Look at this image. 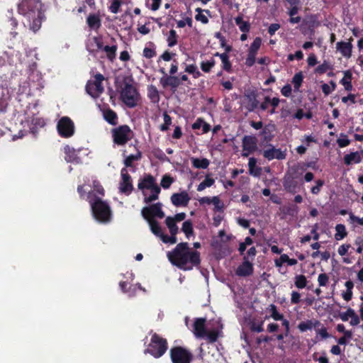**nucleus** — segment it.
<instances>
[{
  "label": "nucleus",
  "instance_id": "1",
  "mask_svg": "<svg viewBox=\"0 0 363 363\" xmlns=\"http://www.w3.org/2000/svg\"><path fill=\"white\" fill-rule=\"evenodd\" d=\"M167 258L171 264L180 269L188 271L201 264L200 252L191 250L187 242H180L170 252Z\"/></svg>",
  "mask_w": 363,
  "mask_h": 363
},
{
  "label": "nucleus",
  "instance_id": "2",
  "mask_svg": "<svg viewBox=\"0 0 363 363\" xmlns=\"http://www.w3.org/2000/svg\"><path fill=\"white\" fill-rule=\"evenodd\" d=\"M42 6L40 0H21L18 6L19 14L24 18V26H28L34 33L40 28L45 18Z\"/></svg>",
  "mask_w": 363,
  "mask_h": 363
},
{
  "label": "nucleus",
  "instance_id": "3",
  "mask_svg": "<svg viewBox=\"0 0 363 363\" xmlns=\"http://www.w3.org/2000/svg\"><path fill=\"white\" fill-rule=\"evenodd\" d=\"M86 199L91 205L92 213L96 220L104 223L110 222L111 210L106 201L96 197L93 191L88 192Z\"/></svg>",
  "mask_w": 363,
  "mask_h": 363
},
{
  "label": "nucleus",
  "instance_id": "4",
  "mask_svg": "<svg viewBox=\"0 0 363 363\" xmlns=\"http://www.w3.org/2000/svg\"><path fill=\"white\" fill-rule=\"evenodd\" d=\"M167 349L168 342L167 339L155 333L152 335L150 342L144 350V353L150 354L153 357L158 359L166 353Z\"/></svg>",
  "mask_w": 363,
  "mask_h": 363
},
{
  "label": "nucleus",
  "instance_id": "5",
  "mask_svg": "<svg viewBox=\"0 0 363 363\" xmlns=\"http://www.w3.org/2000/svg\"><path fill=\"white\" fill-rule=\"evenodd\" d=\"M121 100L128 108H135L140 100V94L137 89L130 83L125 81L124 86L121 91Z\"/></svg>",
  "mask_w": 363,
  "mask_h": 363
},
{
  "label": "nucleus",
  "instance_id": "6",
  "mask_svg": "<svg viewBox=\"0 0 363 363\" xmlns=\"http://www.w3.org/2000/svg\"><path fill=\"white\" fill-rule=\"evenodd\" d=\"M113 142L118 146H123L130 141L133 132L128 125H121L111 130Z\"/></svg>",
  "mask_w": 363,
  "mask_h": 363
},
{
  "label": "nucleus",
  "instance_id": "7",
  "mask_svg": "<svg viewBox=\"0 0 363 363\" xmlns=\"http://www.w3.org/2000/svg\"><path fill=\"white\" fill-rule=\"evenodd\" d=\"M169 357L172 363H191L194 359V355L189 350L179 345L170 348Z\"/></svg>",
  "mask_w": 363,
  "mask_h": 363
},
{
  "label": "nucleus",
  "instance_id": "8",
  "mask_svg": "<svg viewBox=\"0 0 363 363\" xmlns=\"http://www.w3.org/2000/svg\"><path fill=\"white\" fill-rule=\"evenodd\" d=\"M162 204L160 202L153 203L149 206L143 207L141 214L146 221L155 220V218H163L164 213L162 209Z\"/></svg>",
  "mask_w": 363,
  "mask_h": 363
},
{
  "label": "nucleus",
  "instance_id": "9",
  "mask_svg": "<svg viewBox=\"0 0 363 363\" xmlns=\"http://www.w3.org/2000/svg\"><path fill=\"white\" fill-rule=\"evenodd\" d=\"M104 80V77L102 74L98 73L94 76V81H88L86 85V91L88 94L92 97H97L104 92V89L102 85V82Z\"/></svg>",
  "mask_w": 363,
  "mask_h": 363
},
{
  "label": "nucleus",
  "instance_id": "10",
  "mask_svg": "<svg viewBox=\"0 0 363 363\" xmlns=\"http://www.w3.org/2000/svg\"><path fill=\"white\" fill-rule=\"evenodd\" d=\"M57 129L61 137L68 138L74 133V124L69 117L64 116L59 120Z\"/></svg>",
  "mask_w": 363,
  "mask_h": 363
},
{
  "label": "nucleus",
  "instance_id": "11",
  "mask_svg": "<svg viewBox=\"0 0 363 363\" xmlns=\"http://www.w3.org/2000/svg\"><path fill=\"white\" fill-rule=\"evenodd\" d=\"M121 180L119 183V191L127 196L130 195L134 188L131 176L128 174V169L123 167L121 170Z\"/></svg>",
  "mask_w": 363,
  "mask_h": 363
},
{
  "label": "nucleus",
  "instance_id": "12",
  "mask_svg": "<svg viewBox=\"0 0 363 363\" xmlns=\"http://www.w3.org/2000/svg\"><path fill=\"white\" fill-rule=\"evenodd\" d=\"M242 157H248L257 148V139L254 135H245L242 140Z\"/></svg>",
  "mask_w": 363,
  "mask_h": 363
},
{
  "label": "nucleus",
  "instance_id": "13",
  "mask_svg": "<svg viewBox=\"0 0 363 363\" xmlns=\"http://www.w3.org/2000/svg\"><path fill=\"white\" fill-rule=\"evenodd\" d=\"M160 83L164 89L170 88L172 92H175L177 88L182 84L181 79H179V77L177 76H165L162 77L160 79Z\"/></svg>",
  "mask_w": 363,
  "mask_h": 363
},
{
  "label": "nucleus",
  "instance_id": "14",
  "mask_svg": "<svg viewBox=\"0 0 363 363\" xmlns=\"http://www.w3.org/2000/svg\"><path fill=\"white\" fill-rule=\"evenodd\" d=\"M298 176L286 173L284 177L283 186L284 189L291 194H295L298 189Z\"/></svg>",
  "mask_w": 363,
  "mask_h": 363
},
{
  "label": "nucleus",
  "instance_id": "15",
  "mask_svg": "<svg viewBox=\"0 0 363 363\" xmlns=\"http://www.w3.org/2000/svg\"><path fill=\"white\" fill-rule=\"evenodd\" d=\"M270 148L264 150L262 152L263 157L269 161L274 159L281 160L286 158V153L279 148H275L272 145H268Z\"/></svg>",
  "mask_w": 363,
  "mask_h": 363
},
{
  "label": "nucleus",
  "instance_id": "16",
  "mask_svg": "<svg viewBox=\"0 0 363 363\" xmlns=\"http://www.w3.org/2000/svg\"><path fill=\"white\" fill-rule=\"evenodd\" d=\"M206 319L205 318H195L193 324V333L196 337L203 338L206 335Z\"/></svg>",
  "mask_w": 363,
  "mask_h": 363
},
{
  "label": "nucleus",
  "instance_id": "17",
  "mask_svg": "<svg viewBox=\"0 0 363 363\" xmlns=\"http://www.w3.org/2000/svg\"><path fill=\"white\" fill-rule=\"evenodd\" d=\"M253 270L252 264L248 260V258L245 256L243 257V262L235 270V274L238 277H248L253 273Z\"/></svg>",
  "mask_w": 363,
  "mask_h": 363
},
{
  "label": "nucleus",
  "instance_id": "18",
  "mask_svg": "<svg viewBox=\"0 0 363 363\" xmlns=\"http://www.w3.org/2000/svg\"><path fill=\"white\" fill-rule=\"evenodd\" d=\"M245 97L247 99L246 108L250 112L255 111L259 107V101L257 99L258 93L255 90L248 91Z\"/></svg>",
  "mask_w": 363,
  "mask_h": 363
},
{
  "label": "nucleus",
  "instance_id": "19",
  "mask_svg": "<svg viewBox=\"0 0 363 363\" xmlns=\"http://www.w3.org/2000/svg\"><path fill=\"white\" fill-rule=\"evenodd\" d=\"M170 199L172 204L175 206H186L190 201V197L185 191L173 194Z\"/></svg>",
  "mask_w": 363,
  "mask_h": 363
},
{
  "label": "nucleus",
  "instance_id": "20",
  "mask_svg": "<svg viewBox=\"0 0 363 363\" xmlns=\"http://www.w3.org/2000/svg\"><path fill=\"white\" fill-rule=\"evenodd\" d=\"M156 184V179L152 174H145L143 178L139 179L138 188L142 190L143 195L145 196L144 190H150Z\"/></svg>",
  "mask_w": 363,
  "mask_h": 363
},
{
  "label": "nucleus",
  "instance_id": "21",
  "mask_svg": "<svg viewBox=\"0 0 363 363\" xmlns=\"http://www.w3.org/2000/svg\"><path fill=\"white\" fill-rule=\"evenodd\" d=\"M275 130V125L268 124L266 125L262 130L259 133V135L262 136V143L269 144L274 138V132Z\"/></svg>",
  "mask_w": 363,
  "mask_h": 363
},
{
  "label": "nucleus",
  "instance_id": "22",
  "mask_svg": "<svg viewBox=\"0 0 363 363\" xmlns=\"http://www.w3.org/2000/svg\"><path fill=\"white\" fill-rule=\"evenodd\" d=\"M351 40H352V38H350L349 42L340 41L337 42L336 44L337 50L345 57L349 58L352 56L353 46L351 43Z\"/></svg>",
  "mask_w": 363,
  "mask_h": 363
},
{
  "label": "nucleus",
  "instance_id": "23",
  "mask_svg": "<svg viewBox=\"0 0 363 363\" xmlns=\"http://www.w3.org/2000/svg\"><path fill=\"white\" fill-rule=\"evenodd\" d=\"M86 23L88 26L94 30H98L101 26V20L99 15L91 13L86 18Z\"/></svg>",
  "mask_w": 363,
  "mask_h": 363
},
{
  "label": "nucleus",
  "instance_id": "24",
  "mask_svg": "<svg viewBox=\"0 0 363 363\" xmlns=\"http://www.w3.org/2000/svg\"><path fill=\"white\" fill-rule=\"evenodd\" d=\"M320 325H322V324L318 320H308L306 321L299 323L298 328L301 332H305L308 330H311L313 328H318Z\"/></svg>",
  "mask_w": 363,
  "mask_h": 363
},
{
  "label": "nucleus",
  "instance_id": "25",
  "mask_svg": "<svg viewBox=\"0 0 363 363\" xmlns=\"http://www.w3.org/2000/svg\"><path fill=\"white\" fill-rule=\"evenodd\" d=\"M103 116L104 120L112 125H116L118 123L117 113L110 108H106L103 111Z\"/></svg>",
  "mask_w": 363,
  "mask_h": 363
},
{
  "label": "nucleus",
  "instance_id": "26",
  "mask_svg": "<svg viewBox=\"0 0 363 363\" xmlns=\"http://www.w3.org/2000/svg\"><path fill=\"white\" fill-rule=\"evenodd\" d=\"M65 160L67 162L72 163H79L81 160L80 157L77 156L76 151L74 148L70 147L67 145L65 147Z\"/></svg>",
  "mask_w": 363,
  "mask_h": 363
},
{
  "label": "nucleus",
  "instance_id": "27",
  "mask_svg": "<svg viewBox=\"0 0 363 363\" xmlns=\"http://www.w3.org/2000/svg\"><path fill=\"white\" fill-rule=\"evenodd\" d=\"M150 190L151 194L148 196H145L144 198V202L145 203H150L157 200L159 198V194L161 191V189L157 184L154 185Z\"/></svg>",
  "mask_w": 363,
  "mask_h": 363
},
{
  "label": "nucleus",
  "instance_id": "28",
  "mask_svg": "<svg viewBox=\"0 0 363 363\" xmlns=\"http://www.w3.org/2000/svg\"><path fill=\"white\" fill-rule=\"evenodd\" d=\"M344 163L346 165H350L352 163L358 164L361 162L362 158L359 152H353L350 154H347L343 157Z\"/></svg>",
  "mask_w": 363,
  "mask_h": 363
},
{
  "label": "nucleus",
  "instance_id": "29",
  "mask_svg": "<svg viewBox=\"0 0 363 363\" xmlns=\"http://www.w3.org/2000/svg\"><path fill=\"white\" fill-rule=\"evenodd\" d=\"M222 329H223V325H220V328L213 329L209 331L207 330L206 335L205 337H206L207 340L209 342H211V343L216 342L218 340V337L220 336H221Z\"/></svg>",
  "mask_w": 363,
  "mask_h": 363
},
{
  "label": "nucleus",
  "instance_id": "30",
  "mask_svg": "<svg viewBox=\"0 0 363 363\" xmlns=\"http://www.w3.org/2000/svg\"><path fill=\"white\" fill-rule=\"evenodd\" d=\"M147 222L149 224L151 232L157 237L161 238L164 233H162V228L158 221L156 220H151Z\"/></svg>",
  "mask_w": 363,
  "mask_h": 363
},
{
  "label": "nucleus",
  "instance_id": "31",
  "mask_svg": "<svg viewBox=\"0 0 363 363\" xmlns=\"http://www.w3.org/2000/svg\"><path fill=\"white\" fill-rule=\"evenodd\" d=\"M257 160L255 157H250L248 162L249 172L251 175L259 177L261 174L262 169L256 167Z\"/></svg>",
  "mask_w": 363,
  "mask_h": 363
},
{
  "label": "nucleus",
  "instance_id": "32",
  "mask_svg": "<svg viewBox=\"0 0 363 363\" xmlns=\"http://www.w3.org/2000/svg\"><path fill=\"white\" fill-rule=\"evenodd\" d=\"M340 83L344 86L345 90L351 91L352 89V73L350 70L345 72L344 77L340 81Z\"/></svg>",
  "mask_w": 363,
  "mask_h": 363
},
{
  "label": "nucleus",
  "instance_id": "33",
  "mask_svg": "<svg viewBox=\"0 0 363 363\" xmlns=\"http://www.w3.org/2000/svg\"><path fill=\"white\" fill-rule=\"evenodd\" d=\"M165 223L169 228L170 235H177L179 232V228L176 224L175 219L173 217L168 216L165 219Z\"/></svg>",
  "mask_w": 363,
  "mask_h": 363
},
{
  "label": "nucleus",
  "instance_id": "34",
  "mask_svg": "<svg viewBox=\"0 0 363 363\" xmlns=\"http://www.w3.org/2000/svg\"><path fill=\"white\" fill-rule=\"evenodd\" d=\"M192 165L197 169H206L209 166V160L206 158H191Z\"/></svg>",
  "mask_w": 363,
  "mask_h": 363
},
{
  "label": "nucleus",
  "instance_id": "35",
  "mask_svg": "<svg viewBox=\"0 0 363 363\" xmlns=\"http://www.w3.org/2000/svg\"><path fill=\"white\" fill-rule=\"evenodd\" d=\"M142 157V153L140 151H138L137 154L135 155H128L125 160H124V164L125 167L127 169V167H133V162L138 161L140 160Z\"/></svg>",
  "mask_w": 363,
  "mask_h": 363
},
{
  "label": "nucleus",
  "instance_id": "36",
  "mask_svg": "<svg viewBox=\"0 0 363 363\" xmlns=\"http://www.w3.org/2000/svg\"><path fill=\"white\" fill-rule=\"evenodd\" d=\"M303 81V74L302 72H297L292 78V84H294V91H299Z\"/></svg>",
  "mask_w": 363,
  "mask_h": 363
},
{
  "label": "nucleus",
  "instance_id": "37",
  "mask_svg": "<svg viewBox=\"0 0 363 363\" xmlns=\"http://www.w3.org/2000/svg\"><path fill=\"white\" fill-rule=\"evenodd\" d=\"M103 50L106 53V57L108 59V60H110L111 62H113L116 56L117 45H106L104 46Z\"/></svg>",
  "mask_w": 363,
  "mask_h": 363
},
{
  "label": "nucleus",
  "instance_id": "38",
  "mask_svg": "<svg viewBox=\"0 0 363 363\" xmlns=\"http://www.w3.org/2000/svg\"><path fill=\"white\" fill-rule=\"evenodd\" d=\"M336 233L335 234V238L337 240H340L345 238L347 235L345 226L343 224H337L335 226Z\"/></svg>",
  "mask_w": 363,
  "mask_h": 363
},
{
  "label": "nucleus",
  "instance_id": "39",
  "mask_svg": "<svg viewBox=\"0 0 363 363\" xmlns=\"http://www.w3.org/2000/svg\"><path fill=\"white\" fill-rule=\"evenodd\" d=\"M216 65V60L212 57L207 61H202L200 63L201 70L205 73H209Z\"/></svg>",
  "mask_w": 363,
  "mask_h": 363
},
{
  "label": "nucleus",
  "instance_id": "40",
  "mask_svg": "<svg viewBox=\"0 0 363 363\" xmlns=\"http://www.w3.org/2000/svg\"><path fill=\"white\" fill-rule=\"evenodd\" d=\"M184 72L192 74L194 79H197L201 76V72L198 69L197 66L195 64L186 65Z\"/></svg>",
  "mask_w": 363,
  "mask_h": 363
},
{
  "label": "nucleus",
  "instance_id": "41",
  "mask_svg": "<svg viewBox=\"0 0 363 363\" xmlns=\"http://www.w3.org/2000/svg\"><path fill=\"white\" fill-rule=\"evenodd\" d=\"M182 230L187 238L194 234L193 224L190 220H185L182 224Z\"/></svg>",
  "mask_w": 363,
  "mask_h": 363
},
{
  "label": "nucleus",
  "instance_id": "42",
  "mask_svg": "<svg viewBox=\"0 0 363 363\" xmlns=\"http://www.w3.org/2000/svg\"><path fill=\"white\" fill-rule=\"evenodd\" d=\"M178 35L175 30L171 29L167 38V45L169 47H174L177 44Z\"/></svg>",
  "mask_w": 363,
  "mask_h": 363
},
{
  "label": "nucleus",
  "instance_id": "43",
  "mask_svg": "<svg viewBox=\"0 0 363 363\" xmlns=\"http://www.w3.org/2000/svg\"><path fill=\"white\" fill-rule=\"evenodd\" d=\"M220 60L222 62V69L227 72H232V64L230 61L228 53L220 56Z\"/></svg>",
  "mask_w": 363,
  "mask_h": 363
},
{
  "label": "nucleus",
  "instance_id": "44",
  "mask_svg": "<svg viewBox=\"0 0 363 363\" xmlns=\"http://www.w3.org/2000/svg\"><path fill=\"white\" fill-rule=\"evenodd\" d=\"M307 279L306 276L303 274L296 275L295 277L294 284L298 289H303L307 285Z\"/></svg>",
  "mask_w": 363,
  "mask_h": 363
},
{
  "label": "nucleus",
  "instance_id": "45",
  "mask_svg": "<svg viewBox=\"0 0 363 363\" xmlns=\"http://www.w3.org/2000/svg\"><path fill=\"white\" fill-rule=\"evenodd\" d=\"M215 182V180L212 178L208 177V176H206L205 179L201 182L198 186H197V191H201L204 190L206 187L211 186Z\"/></svg>",
  "mask_w": 363,
  "mask_h": 363
},
{
  "label": "nucleus",
  "instance_id": "46",
  "mask_svg": "<svg viewBox=\"0 0 363 363\" xmlns=\"http://www.w3.org/2000/svg\"><path fill=\"white\" fill-rule=\"evenodd\" d=\"M330 69H332V66L328 62L325 60L321 65H318L315 69V73L318 74H323Z\"/></svg>",
  "mask_w": 363,
  "mask_h": 363
},
{
  "label": "nucleus",
  "instance_id": "47",
  "mask_svg": "<svg viewBox=\"0 0 363 363\" xmlns=\"http://www.w3.org/2000/svg\"><path fill=\"white\" fill-rule=\"evenodd\" d=\"M163 118L164 123L160 125V129L164 132L169 130V125L172 124V118L167 112L163 113Z\"/></svg>",
  "mask_w": 363,
  "mask_h": 363
},
{
  "label": "nucleus",
  "instance_id": "48",
  "mask_svg": "<svg viewBox=\"0 0 363 363\" xmlns=\"http://www.w3.org/2000/svg\"><path fill=\"white\" fill-rule=\"evenodd\" d=\"M173 182V177L169 174H164L161 179L160 185L162 186V188L167 189L170 187Z\"/></svg>",
  "mask_w": 363,
  "mask_h": 363
},
{
  "label": "nucleus",
  "instance_id": "49",
  "mask_svg": "<svg viewBox=\"0 0 363 363\" xmlns=\"http://www.w3.org/2000/svg\"><path fill=\"white\" fill-rule=\"evenodd\" d=\"M270 311H271V317L274 320H283L284 315L278 312L277 308L275 305H274V304L270 305Z\"/></svg>",
  "mask_w": 363,
  "mask_h": 363
},
{
  "label": "nucleus",
  "instance_id": "50",
  "mask_svg": "<svg viewBox=\"0 0 363 363\" xmlns=\"http://www.w3.org/2000/svg\"><path fill=\"white\" fill-rule=\"evenodd\" d=\"M321 326L322 327L320 328H319V327L315 328L317 334L316 337L318 338V337L320 336L322 340H325L330 337V335L328 333L327 328L324 327L323 325Z\"/></svg>",
  "mask_w": 363,
  "mask_h": 363
},
{
  "label": "nucleus",
  "instance_id": "51",
  "mask_svg": "<svg viewBox=\"0 0 363 363\" xmlns=\"http://www.w3.org/2000/svg\"><path fill=\"white\" fill-rule=\"evenodd\" d=\"M149 98L153 101H158L160 99L158 91L157 88L152 85H151L149 88L148 92Z\"/></svg>",
  "mask_w": 363,
  "mask_h": 363
},
{
  "label": "nucleus",
  "instance_id": "52",
  "mask_svg": "<svg viewBox=\"0 0 363 363\" xmlns=\"http://www.w3.org/2000/svg\"><path fill=\"white\" fill-rule=\"evenodd\" d=\"M262 45V39L260 37H256L253 42L251 43L249 50L255 52L257 53L259 49Z\"/></svg>",
  "mask_w": 363,
  "mask_h": 363
},
{
  "label": "nucleus",
  "instance_id": "53",
  "mask_svg": "<svg viewBox=\"0 0 363 363\" xmlns=\"http://www.w3.org/2000/svg\"><path fill=\"white\" fill-rule=\"evenodd\" d=\"M196 11L198 13L195 16V19L196 21H201L203 24H206L208 23V18L202 13L203 10L201 8H197Z\"/></svg>",
  "mask_w": 363,
  "mask_h": 363
},
{
  "label": "nucleus",
  "instance_id": "54",
  "mask_svg": "<svg viewBox=\"0 0 363 363\" xmlns=\"http://www.w3.org/2000/svg\"><path fill=\"white\" fill-rule=\"evenodd\" d=\"M341 137L337 140V143L340 147H345L350 144V140L345 134H341Z\"/></svg>",
  "mask_w": 363,
  "mask_h": 363
},
{
  "label": "nucleus",
  "instance_id": "55",
  "mask_svg": "<svg viewBox=\"0 0 363 363\" xmlns=\"http://www.w3.org/2000/svg\"><path fill=\"white\" fill-rule=\"evenodd\" d=\"M315 186H313L311 191L313 194H318L320 191L321 188L325 184V182L322 179H318L315 181Z\"/></svg>",
  "mask_w": 363,
  "mask_h": 363
},
{
  "label": "nucleus",
  "instance_id": "56",
  "mask_svg": "<svg viewBox=\"0 0 363 363\" xmlns=\"http://www.w3.org/2000/svg\"><path fill=\"white\" fill-rule=\"evenodd\" d=\"M160 239L164 243L175 244L177 242V235H171L170 236H169L167 235L163 234Z\"/></svg>",
  "mask_w": 363,
  "mask_h": 363
},
{
  "label": "nucleus",
  "instance_id": "57",
  "mask_svg": "<svg viewBox=\"0 0 363 363\" xmlns=\"http://www.w3.org/2000/svg\"><path fill=\"white\" fill-rule=\"evenodd\" d=\"M329 281V277L325 273H322L318 275V281L320 286H325Z\"/></svg>",
  "mask_w": 363,
  "mask_h": 363
},
{
  "label": "nucleus",
  "instance_id": "58",
  "mask_svg": "<svg viewBox=\"0 0 363 363\" xmlns=\"http://www.w3.org/2000/svg\"><path fill=\"white\" fill-rule=\"evenodd\" d=\"M121 5V0H113L111 4L109 7V9L111 13H117L119 11V8Z\"/></svg>",
  "mask_w": 363,
  "mask_h": 363
},
{
  "label": "nucleus",
  "instance_id": "59",
  "mask_svg": "<svg viewBox=\"0 0 363 363\" xmlns=\"http://www.w3.org/2000/svg\"><path fill=\"white\" fill-rule=\"evenodd\" d=\"M354 310L351 308H349L346 312L340 313V318L342 321H347L349 318L354 315Z\"/></svg>",
  "mask_w": 363,
  "mask_h": 363
},
{
  "label": "nucleus",
  "instance_id": "60",
  "mask_svg": "<svg viewBox=\"0 0 363 363\" xmlns=\"http://www.w3.org/2000/svg\"><path fill=\"white\" fill-rule=\"evenodd\" d=\"M156 55V51L150 48L145 47L143 50V56L147 59H151Z\"/></svg>",
  "mask_w": 363,
  "mask_h": 363
},
{
  "label": "nucleus",
  "instance_id": "61",
  "mask_svg": "<svg viewBox=\"0 0 363 363\" xmlns=\"http://www.w3.org/2000/svg\"><path fill=\"white\" fill-rule=\"evenodd\" d=\"M214 205V210L216 211H221L223 208V203L220 201L218 196H213L212 203Z\"/></svg>",
  "mask_w": 363,
  "mask_h": 363
},
{
  "label": "nucleus",
  "instance_id": "62",
  "mask_svg": "<svg viewBox=\"0 0 363 363\" xmlns=\"http://www.w3.org/2000/svg\"><path fill=\"white\" fill-rule=\"evenodd\" d=\"M128 282L126 281H121L119 283V286L121 289V291L123 292V293H130V291L132 290V287L133 288V291H135V286H133V285H130L129 286V288L128 289L127 286H128Z\"/></svg>",
  "mask_w": 363,
  "mask_h": 363
},
{
  "label": "nucleus",
  "instance_id": "63",
  "mask_svg": "<svg viewBox=\"0 0 363 363\" xmlns=\"http://www.w3.org/2000/svg\"><path fill=\"white\" fill-rule=\"evenodd\" d=\"M281 259L282 262H286L288 265L293 266L297 264V260L296 259H291L286 254L281 255Z\"/></svg>",
  "mask_w": 363,
  "mask_h": 363
},
{
  "label": "nucleus",
  "instance_id": "64",
  "mask_svg": "<svg viewBox=\"0 0 363 363\" xmlns=\"http://www.w3.org/2000/svg\"><path fill=\"white\" fill-rule=\"evenodd\" d=\"M176 55L174 52H170L168 50L164 51L160 57V59H162V60L165 62L170 61L172 57Z\"/></svg>",
  "mask_w": 363,
  "mask_h": 363
}]
</instances>
